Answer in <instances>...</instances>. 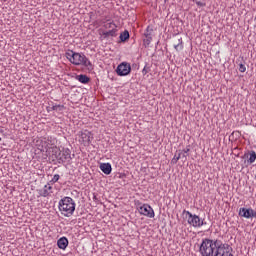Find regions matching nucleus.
Here are the masks:
<instances>
[{
  "label": "nucleus",
  "instance_id": "1",
  "mask_svg": "<svg viewBox=\"0 0 256 256\" xmlns=\"http://www.w3.org/2000/svg\"><path fill=\"white\" fill-rule=\"evenodd\" d=\"M66 59L72 63V65H82L83 67H87V69H93V64L90 60H88L87 56L83 53L75 52L73 50H68L65 53Z\"/></svg>",
  "mask_w": 256,
  "mask_h": 256
},
{
  "label": "nucleus",
  "instance_id": "19",
  "mask_svg": "<svg viewBox=\"0 0 256 256\" xmlns=\"http://www.w3.org/2000/svg\"><path fill=\"white\" fill-rule=\"evenodd\" d=\"M127 39H129V31L125 30L124 32H122L120 34V40L122 42H125V41H127Z\"/></svg>",
  "mask_w": 256,
  "mask_h": 256
},
{
  "label": "nucleus",
  "instance_id": "4",
  "mask_svg": "<svg viewBox=\"0 0 256 256\" xmlns=\"http://www.w3.org/2000/svg\"><path fill=\"white\" fill-rule=\"evenodd\" d=\"M135 205L140 215H144L145 217H150V218L155 217V212L153 211V208L149 206V204H141V202L137 201Z\"/></svg>",
  "mask_w": 256,
  "mask_h": 256
},
{
  "label": "nucleus",
  "instance_id": "18",
  "mask_svg": "<svg viewBox=\"0 0 256 256\" xmlns=\"http://www.w3.org/2000/svg\"><path fill=\"white\" fill-rule=\"evenodd\" d=\"M174 48L176 51H181V49H183V40L181 38H178V42L174 43Z\"/></svg>",
  "mask_w": 256,
  "mask_h": 256
},
{
  "label": "nucleus",
  "instance_id": "5",
  "mask_svg": "<svg viewBox=\"0 0 256 256\" xmlns=\"http://www.w3.org/2000/svg\"><path fill=\"white\" fill-rule=\"evenodd\" d=\"M232 251L233 249L230 248L228 244H223L221 241H218L214 256H233Z\"/></svg>",
  "mask_w": 256,
  "mask_h": 256
},
{
  "label": "nucleus",
  "instance_id": "7",
  "mask_svg": "<svg viewBox=\"0 0 256 256\" xmlns=\"http://www.w3.org/2000/svg\"><path fill=\"white\" fill-rule=\"evenodd\" d=\"M105 29L107 31H105L103 33V35L105 37H117V24L114 22H108L104 25Z\"/></svg>",
  "mask_w": 256,
  "mask_h": 256
},
{
  "label": "nucleus",
  "instance_id": "26",
  "mask_svg": "<svg viewBox=\"0 0 256 256\" xmlns=\"http://www.w3.org/2000/svg\"><path fill=\"white\" fill-rule=\"evenodd\" d=\"M189 151H191L189 148L182 150V152H184L186 155L189 153Z\"/></svg>",
  "mask_w": 256,
  "mask_h": 256
},
{
  "label": "nucleus",
  "instance_id": "20",
  "mask_svg": "<svg viewBox=\"0 0 256 256\" xmlns=\"http://www.w3.org/2000/svg\"><path fill=\"white\" fill-rule=\"evenodd\" d=\"M60 178L61 176H59V174L54 175L52 181H50L51 185L57 183V181H59Z\"/></svg>",
  "mask_w": 256,
  "mask_h": 256
},
{
  "label": "nucleus",
  "instance_id": "27",
  "mask_svg": "<svg viewBox=\"0 0 256 256\" xmlns=\"http://www.w3.org/2000/svg\"><path fill=\"white\" fill-rule=\"evenodd\" d=\"M0 141H1V137H0Z\"/></svg>",
  "mask_w": 256,
  "mask_h": 256
},
{
  "label": "nucleus",
  "instance_id": "3",
  "mask_svg": "<svg viewBox=\"0 0 256 256\" xmlns=\"http://www.w3.org/2000/svg\"><path fill=\"white\" fill-rule=\"evenodd\" d=\"M219 240L204 239L199 247L201 256H215Z\"/></svg>",
  "mask_w": 256,
  "mask_h": 256
},
{
  "label": "nucleus",
  "instance_id": "17",
  "mask_svg": "<svg viewBox=\"0 0 256 256\" xmlns=\"http://www.w3.org/2000/svg\"><path fill=\"white\" fill-rule=\"evenodd\" d=\"M77 79H78V81H79L80 83H84V84H87V83H89V81H90L89 77H87V75H83V74L78 75V76H77Z\"/></svg>",
  "mask_w": 256,
  "mask_h": 256
},
{
  "label": "nucleus",
  "instance_id": "24",
  "mask_svg": "<svg viewBox=\"0 0 256 256\" xmlns=\"http://www.w3.org/2000/svg\"><path fill=\"white\" fill-rule=\"evenodd\" d=\"M178 153H181V159H184V161H187V154L186 153L182 152V150L179 151Z\"/></svg>",
  "mask_w": 256,
  "mask_h": 256
},
{
  "label": "nucleus",
  "instance_id": "2",
  "mask_svg": "<svg viewBox=\"0 0 256 256\" xmlns=\"http://www.w3.org/2000/svg\"><path fill=\"white\" fill-rule=\"evenodd\" d=\"M75 200L71 197H64L59 201L58 209L63 217H72L75 213Z\"/></svg>",
  "mask_w": 256,
  "mask_h": 256
},
{
  "label": "nucleus",
  "instance_id": "8",
  "mask_svg": "<svg viewBox=\"0 0 256 256\" xmlns=\"http://www.w3.org/2000/svg\"><path fill=\"white\" fill-rule=\"evenodd\" d=\"M116 73L120 77H125L129 75V73H131V64L127 62H122L117 66Z\"/></svg>",
  "mask_w": 256,
  "mask_h": 256
},
{
  "label": "nucleus",
  "instance_id": "16",
  "mask_svg": "<svg viewBox=\"0 0 256 256\" xmlns=\"http://www.w3.org/2000/svg\"><path fill=\"white\" fill-rule=\"evenodd\" d=\"M144 35H145V38L143 39L144 45H149L151 43V33H149V28H147L146 33Z\"/></svg>",
  "mask_w": 256,
  "mask_h": 256
},
{
  "label": "nucleus",
  "instance_id": "12",
  "mask_svg": "<svg viewBox=\"0 0 256 256\" xmlns=\"http://www.w3.org/2000/svg\"><path fill=\"white\" fill-rule=\"evenodd\" d=\"M51 193H53V186H51V183L46 184L43 188L38 190L40 197H49Z\"/></svg>",
  "mask_w": 256,
  "mask_h": 256
},
{
  "label": "nucleus",
  "instance_id": "14",
  "mask_svg": "<svg viewBox=\"0 0 256 256\" xmlns=\"http://www.w3.org/2000/svg\"><path fill=\"white\" fill-rule=\"evenodd\" d=\"M68 245L69 240L66 237H62L57 241V246L59 247V249H62L63 251L67 249Z\"/></svg>",
  "mask_w": 256,
  "mask_h": 256
},
{
  "label": "nucleus",
  "instance_id": "15",
  "mask_svg": "<svg viewBox=\"0 0 256 256\" xmlns=\"http://www.w3.org/2000/svg\"><path fill=\"white\" fill-rule=\"evenodd\" d=\"M100 170L104 172L105 175H111V164L109 163H102L100 164Z\"/></svg>",
  "mask_w": 256,
  "mask_h": 256
},
{
  "label": "nucleus",
  "instance_id": "25",
  "mask_svg": "<svg viewBox=\"0 0 256 256\" xmlns=\"http://www.w3.org/2000/svg\"><path fill=\"white\" fill-rule=\"evenodd\" d=\"M49 147V145L47 144V142H45L44 140V144L42 145V149H47Z\"/></svg>",
  "mask_w": 256,
  "mask_h": 256
},
{
  "label": "nucleus",
  "instance_id": "11",
  "mask_svg": "<svg viewBox=\"0 0 256 256\" xmlns=\"http://www.w3.org/2000/svg\"><path fill=\"white\" fill-rule=\"evenodd\" d=\"M239 215L245 219H253V217H256V212L251 208H240Z\"/></svg>",
  "mask_w": 256,
  "mask_h": 256
},
{
  "label": "nucleus",
  "instance_id": "13",
  "mask_svg": "<svg viewBox=\"0 0 256 256\" xmlns=\"http://www.w3.org/2000/svg\"><path fill=\"white\" fill-rule=\"evenodd\" d=\"M243 159H246L245 163H247V165H253V163L256 161V152L254 150L246 152Z\"/></svg>",
  "mask_w": 256,
  "mask_h": 256
},
{
  "label": "nucleus",
  "instance_id": "10",
  "mask_svg": "<svg viewBox=\"0 0 256 256\" xmlns=\"http://www.w3.org/2000/svg\"><path fill=\"white\" fill-rule=\"evenodd\" d=\"M92 139H93V134L88 130H84L80 134L79 141L80 143H83V145H89Z\"/></svg>",
  "mask_w": 256,
  "mask_h": 256
},
{
  "label": "nucleus",
  "instance_id": "6",
  "mask_svg": "<svg viewBox=\"0 0 256 256\" xmlns=\"http://www.w3.org/2000/svg\"><path fill=\"white\" fill-rule=\"evenodd\" d=\"M186 219L187 223L191 225V227H203L205 222L203 219H200L199 216L192 214L189 211H186Z\"/></svg>",
  "mask_w": 256,
  "mask_h": 256
},
{
  "label": "nucleus",
  "instance_id": "22",
  "mask_svg": "<svg viewBox=\"0 0 256 256\" xmlns=\"http://www.w3.org/2000/svg\"><path fill=\"white\" fill-rule=\"evenodd\" d=\"M181 159V153L175 154L174 158L172 159V163H177Z\"/></svg>",
  "mask_w": 256,
  "mask_h": 256
},
{
  "label": "nucleus",
  "instance_id": "21",
  "mask_svg": "<svg viewBox=\"0 0 256 256\" xmlns=\"http://www.w3.org/2000/svg\"><path fill=\"white\" fill-rule=\"evenodd\" d=\"M53 111H61L63 110V105H54L52 106Z\"/></svg>",
  "mask_w": 256,
  "mask_h": 256
},
{
  "label": "nucleus",
  "instance_id": "23",
  "mask_svg": "<svg viewBox=\"0 0 256 256\" xmlns=\"http://www.w3.org/2000/svg\"><path fill=\"white\" fill-rule=\"evenodd\" d=\"M239 71L240 73H245V71H247V67L243 64H239Z\"/></svg>",
  "mask_w": 256,
  "mask_h": 256
},
{
  "label": "nucleus",
  "instance_id": "9",
  "mask_svg": "<svg viewBox=\"0 0 256 256\" xmlns=\"http://www.w3.org/2000/svg\"><path fill=\"white\" fill-rule=\"evenodd\" d=\"M56 159H58V161L61 163H67L71 161V150L69 148H63L61 151H59Z\"/></svg>",
  "mask_w": 256,
  "mask_h": 256
}]
</instances>
